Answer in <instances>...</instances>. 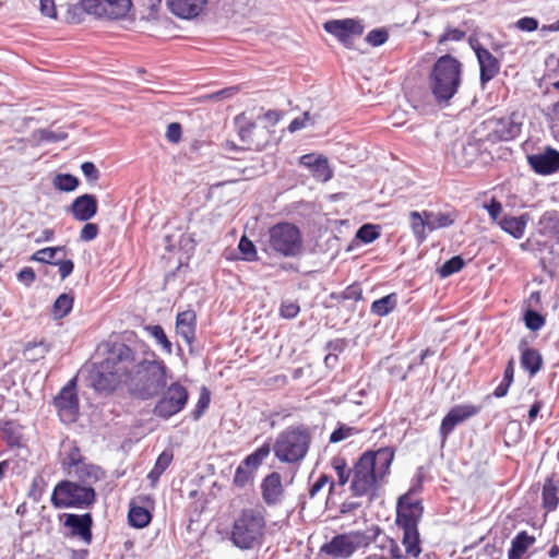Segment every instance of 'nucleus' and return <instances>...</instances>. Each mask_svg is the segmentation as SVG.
Segmentation results:
<instances>
[{"label":"nucleus","mask_w":559,"mask_h":559,"mask_svg":"<svg viewBox=\"0 0 559 559\" xmlns=\"http://www.w3.org/2000/svg\"><path fill=\"white\" fill-rule=\"evenodd\" d=\"M64 525L71 528L73 535L80 536L85 543L90 544L93 537L92 526L93 518L91 513L67 514Z\"/></svg>","instance_id":"30"},{"label":"nucleus","mask_w":559,"mask_h":559,"mask_svg":"<svg viewBox=\"0 0 559 559\" xmlns=\"http://www.w3.org/2000/svg\"><path fill=\"white\" fill-rule=\"evenodd\" d=\"M365 534L370 536L368 547L374 545L378 554L368 556L366 559H404L407 558L406 552L403 554L397 540L384 534L383 530L372 524L365 530Z\"/></svg>","instance_id":"15"},{"label":"nucleus","mask_w":559,"mask_h":559,"mask_svg":"<svg viewBox=\"0 0 559 559\" xmlns=\"http://www.w3.org/2000/svg\"><path fill=\"white\" fill-rule=\"evenodd\" d=\"M144 330L155 338L157 344L162 346L165 353L171 354L173 353V345L171 342L168 340L164 329L159 324L154 325H145Z\"/></svg>","instance_id":"41"},{"label":"nucleus","mask_w":559,"mask_h":559,"mask_svg":"<svg viewBox=\"0 0 559 559\" xmlns=\"http://www.w3.org/2000/svg\"><path fill=\"white\" fill-rule=\"evenodd\" d=\"M535 543V537L522 531L511 542L508 559H521L527 549Z\"/></svg>","instance_id":"34"},{"label":"nucleus","mask_w":559,"mask_h":559,"mask_svg":"<svg viewBox=\"0 0 559 559\" xmlns=\"http://www.w3.org/2000/svg\"><path fill=\"white\" fill-rule=\"evenodd\" d=\"M530 221V214L524 213L520 216L504 215L498 221L499 227L515 239H521Z\"/></svg>","instance_id":"33"},{"label":"nucleus","mask_w":559,"mask_h":559,"mask_svg":"<svg viewBox=\"0 0 559 559\" xmlns=\"http://www.w3.org/2000/svg\"><path fill=\"white\" fill-rule=\"evenodd\" d=\"M518 28L524 32H533L538 28V21L534 17L525 16L516 22Z\"/></svg>","instance_id":"61"},{"label":"nucleus","mask_w":559,"mask_h":559,"mask_svg":"<svg viewBox=\"0 0 559 559\" xmlns=\"http://www.w3.org/2000/svg\"><path fill=\"white\" fill-rule=\"evenodd\" d=\"M235 124L238 130V135L245 144L243 148L261 151L267 143L270 130L259 127L255 121L248 118L245 112L235 117Z\"/></svg>","instance_id":"16"},{"label":"nucleus","mask_w":559,"mask_h":559,"mask_svg":"<svg viewBox=\"0 0 559 559\" xmlns=\"http://www.w3.org/2000/svg\"><path fill=\"white\" fill-rule=\"evenodd\" d=\"M85 10L97 16L110 20L124 19L131 7V0H82Z\"/></svg>","instance_id":"18"},{"label":"nucleus","mask_w":559,"mask_h":559,"mask_svg":"<svg viewBox=\"0 0 559 559\" xmlns=\"http://www.w3.org/2000/svg\"><path fill=\"white\" fill-rule=\"evenodd\" d=\"M84 456L81 453V450L78 447H72L67 453L64 460L62 461V467L68 474H71L73 469L79 467V465L84 464Z\"/></svg>","instance_id":"42"},{"label":"nucleus","mask_w":559,"mask_h":559,"mask_svg":"<svg viewBox=\"0 0 559 559\" xmlns=\"http://www.w3.org/2000/svg\"><path fill=\"white\" fill-rule=\"evenodd\" d=\"M299 164L308 168L313 178L319 181L326 182L333 177L329 160L323 155L314 153L305 154L299 157Z\"/></svg>","instance_id":"26"},{"label":"nucleus","mask_w":559,"mask_h":559,"mask_svg":"<svg viewBox=\"0 0 559 559\" xmlns=\"http://www.w3.org/2000/svg\"><path fill=\"white\" fill-rule=\"evenodd\" d=\"M210 402H211L210 393L206 389H204L203 392L200 394V397H199L195 408L192 411L193 419L197 420L204 414L205 409L210 405Z\"/></svg>","instance_id":"51"},{"label":"nucleus","mask_w":559,"mask_h":559,"mask_svg":"<svg viewBox=\"0 0 559 559\" xmlns=\"http://www.w3.org/2000/svg\"><path fill=\"white\" fill-rule=\"evenodd\" d=\"M380 237V231L377 225L365 224L356 233V238L364 243H370Z\"/></svg>","instance_id":"45"},{"label":"nucleus","mask_w":559,"mask_h":559,"mask_svg":"<svg viewBox=\"0 0 559 559\" xmlns=\"http://www.w3.org/2000/svg\"><path fill=\"white\" fill-rule=\"evenodd\" d=\"M53 265L58 266L59 275L61 280L67 278L72 274L74 270V262L71 259H60L55 262Z\"/></svg>","instance_id":"56"},{"label":"nucleus","mask_w":559,"mask_h":559,"mask_svg":"<svg viewBox=\"0 0 559 559\" xmlns=\"http://www.w3.org/2000/svg\"><path fill=\"white\" fill-rule=\"evenodd\" d=\"M388 38H389V35L385 29L377 28V29H372L368 33L366 40L371 46L377 47V46L384 44L388 40Z\"/></svg>","instance_id":"53"},{"label":"nucleus","mask_w":559,"mask_h":559,"mask_svg":"<svg viewBox=\"0 0 559 559\" xmlns=\"http://www.w3.org/2000/svg\"><path fill=\"white\" fill-rule=\"evenodd\" d=\"M326 485H329V492L332 493L335 488V483L328 474H321L318 479L309 488V497L314 498Z\"/></svg>","instance_id":"47"},{"label":"nucleus","mask_w":559,"mask_h":559,"mask_svg":"<svg viewBox=\"0 0 559 559\" xmlns=\"http://www.w3.org/2000/svg\"><path fill=\"white\" fill-rule=\"evenodd\" d=\"M74 302L70 294H61L52 306V314L56 319H62L70 313Z\"/></svg>","instance_id":"40"},{"label":"nucleus","mask_w":559,"mask_h":559,"mask_svg":"<svg viewBox=\"0 0 559 559\" xmlns=\"http://www.w3.org/2000/svg\"><path fill=\"white\" fill-rule=\"evenodd\" d=\"M263 250L284 258L297 257L301 253L304 239L300 228L289 222H280L266 231Z\"/></svg>","instance_id":"8"},{"label":"nucleus","mask_w":559,"mask_h":559,"mask_svg":"<svg viewBox=\"0 0 559 559\" xmlns=\"http://www.w3.org/2000/svg\"><path fill=\"white\" fill-rule=\"evenodd\" d=\"M309 119V112L305 111L301 117H297L290 121V123L288 124V131L293 133L300 129H304L307 126Z\"/></svg>","instance_id":"62"},{"label":"nucleus","mask_w":559,"mask_h":559,"mask_svg":"<svg viewBox=\"0 0 559 559\" xmlns=\"http://www.w3.org/2000/svg\"><path fill=\"white\" fill-rule=\"evenodd\" d=\"M519 350L521 353V367L530 377H535L544 367L543 355L537 348L530 347L525 340H521Z\"/></svg>","instance_id":"29"},{"label":"nucleus","mask_w":559,"mask_h":559,"mask_svg":"<svg viewBox=\"0 0 559 559\" xmlns=\"http://www.w3.org/2000/svg\"><path fill=\"white\" fill-rule=\"evenodd\" d=\"M271 445L269 442L263 443L261 447L255 449L252 453L247 455L240 464L237 466L234 477L233 485L237 488H245L250 486L254 481V477L258 468L263 464L266 457L270 455Z\"/></svg>","instance_id":"14"},{"label":"nucleus","mask_w":559,"mask_h":559,"mask_svg":"<svg viewBox=\"0 0 559 559\" xmlns=\"http://www.w3.org/2000/svg\"><path fill=\"white\" fill-rule=\"evenodd\" d=\"M312 440V432L308 426L292 425L276 436L271 449L281 463L299 465L307 457Z\"/></svg>","instance_id":"6"},{"label":"nucleus","mask_w":559,"mask_h":559,"mask_svg":"<svg viewBox=\"0 0 559 559\" xmlns=\"http://www.w3.org/2000/svg\"><path fill=\"white\" fill-rule=\"evenodd\" d=\"M522 126L523 122L515 111L506 117H490L483 122L487 131L486 140L491 143L514 140L520 135Z\"/></svg>","instance_id":"12"},{"label":"nucleus","mask_w":559,"mask_h":559,"mask_svg":"<svg viewBox=\"0 0 559 559\" xmlns=\"http://www.w3.org/2000/svg\"><path fill=\"white\" fill-rule=\"evenodd\" d=\"M97 198L88 193L75 198L68 209L72 217L79 222H88L97 214Z\"/></svg>","instance_id":"24"},{"label":"nucleus","mask_w":559,"mask_h":559,"mask_svg":"<svg viewBox=\"0 0 559 559\" xmlns=\"http://www.w3.org/2000/svg\"><path fill=\"white\" fill-rule=\"evenodd\" d=\"M330 465L337 476L338 486L343 487L346 484L353 481L354 473L353 466H348V462L343 455H334L330 460Z\"/></svg>","instance_id":"35"},{"label":"nucleus","mask_w":559,"mask_h":559,"mask_svg":"<svg viewBox=\"0 0 559 559\" xmlns=\"http://www.w3.org/2000/svg\"><path fill=\"white\" fill-rule=\"evenodd\" d=\"M358 432L359 430L356 429L355 427L342 424L330 435L329 441L331 443H337L349 437L357 435Z\"/></svg>","instance_id":"49"},{"label":"nucleus","mask_w":559,"mask_h":559,"mask_svg":"<svg viewBox=\"0 0 559 559\" xmlns=\"http://www.w3.org/2000/svg\"><path fill=\"white\" fill-rule=\"evenodd\" d=\"M524 323L528 330L538 331L545 325L546 319L537 311L530 309L524 313Z\"/></svg>","instance_id":"46"},{"label":"nucleus","mask_w":559,"mask_h":559,"mask_svg":"<svg viewBox=\"0 0 559 559\" xmlns=\"http://www.w3.org/2000/svg\"><path fill=\"white\" fill-rule=\"evenodd\" d=\"M35 278V271L31 266H25L17 273V280L27 286L31 285Z\"/></svg>","instance_id":"64"},{"label":"nucleus","mask_w":559,"mask_h":559,"mask_svg":"<svg viewBox=\"0 0 559 559\" xmlns=\"http://www.w3.org/2000/svg\"><path fill=\"white\" fill-rule=\"evenodd\" d=\"M81 170L85 178L91 182H96L99 179V170L92 162H84L81 165Z\"/></svg>","instance_id":"57"},{"label":"nucleus","mask_w":559,"mask_h":559,"mask_svg":"<svg viewBox=\"0 0 559 559\" xmlns=\"http://www.w3.org/2000/svg\"><path fill=\"white\" fill-rule=\"evenodd\" d=\"M423 512L421 502L413 496L407 493L399 498L395 523L403 531L402 544L406 556L414 559H417L423 551L418 531Z\"/></svg>","instance_id":"7"},{"label":"nucleus","mask_w":559,"mask_h":559,"mask_svg":"<svg viewBox=\"0 0 559 559\" xmlns=\"http://www.w3.org/2000/svg\"><path fill=\"white\" fill-rule=\"evenodd\" d=\"M454 217L449 213L431 212V211H412L409 213V224L412 233L418 243L426 241L428 234L439 228L453 225Z\"/></svg>","instance_id":"11"},{"label":"nucleus","mask_w":559,"mask_h":559,"mask_svg":"<svg viewBox=\"0 0 559 559\" xmlns=\"http://www.w3.org/2000/svg\"><path fill=\"white\" fill-rule=\"evenodd\" d=\"M370 536L364 531H350L337 534L320 547V552L331 559H348L357 550L367 549Z\"/></svg>","instance_id":"10"},{"label":"nucleus","mask_w":559,"mask_h":559,"mask_svg":"<svg viewBox=\"0 0 559 559\" xmlns=\"http://www.w3.org/2000/svg\"><path fill=\"white\" fill-rule=\"evenodd\" d=\"M163 0H143V4L147 8L148 12L146 17L148 20H156L162 8Z\"/></svg>","instance_id":"60"},{"label":"nucleus","mask_w":559,"mask_h":559,"mask_svg":"<svg viewBox=\"0 0 559 559\" xmlns=\"http://www.w3.org/2000/svg\"><path fill=\"white\" fill-rule=\"evenodd\" d=\"M70 475H73L81 486H90L93 487L98 481L105 479L106 473L99 466L95 464L84 463L79 465L75 469L72 471Z\"/></svg>","instance_id":"31"},{"label":"nucleus","mask_w":559,"mask_h":559,"mask_svg":"<svg viewBox=\"0 0 559 559\" xmlns=\"http://www.w3.org/2000/svg\"><path fill=\"white\" fill-rule=\"evenodd\" d=\"M136 501H131L129 504L128 521L129 524L135 528H144L152 521V513L148 507H152L154 500L148 495H141L136 497Z\"/></svg>","instance_id":"23"},{"label":"nucleus","mask_w":559,"mask_h":559,"mask_svg":"<svg viewBox=\"0 0 559 559\" xmlns=\"http://www.w3.org/2000/svg\"><path fill=\"white\" fill-rule=\"evenodd\" d=\"M96 501L93 487L81 486L76 481L61 480L51 493V503L55 508H88Z\"/></svg>","instance_id":"9"},{"label":"nucleus","mask_w":559,"mask_h":559,"mask_svg":"<svg viewBox=\"0 0 559 559\" xmlns=\"http://www.w3.org/2000/svg\"><path fill=\"white\" fill-rule=\"evenodd\" d=\"M53 186L60 191L70 192L78 188L79 180L73 175L59 174L53 179Z\"/></svg>","instance_id":"43"},{"label":"nucleus","mask_w":559,"mask_h":559,"mask_svg":"<svg viewBox=\"0 0 559 559\" xmlns=\"http://www.w3.org/2000/svg\"><path fill=\"white\" fill-rule=\"evenodd\" d=\"M197 312L192 309L180 311L176 316V333L188 344L192 345L197 336Z\"/></svg>","instance_id":"28"},{"label":"nucleus","mask_w":559,"mask_h":559,"mask_svg":"<svg viewBox=\"0 0 559 559\" xmlns=\"http://www.w3.org/2000/svg\"><path fill=\"white\" fill-rule=\"evenodd\" d=\"M397 304V294L391 293L380 299L372 301L370 311L378 317H385L395 310Z\"/></svg>","instance_id":"37"},{"label":"nucleus","mask_w":559,"mask_h":559,"mask_svg":"<svg viewBox=\"0 0 559 559\" xmlns=\"http://www.w3.org/2000/svg\"><path fill=\"white\" fill-rule=\"evenodd\" d=\"M480 412V406L473 404H464V405H455L453 406L447 415L441 420L439 427V433L441 437V441L445 442L448 437L452 433L454 428L474 417Z\"/></svg>","instance_id":"19"},{"label":"nucleus","mask_w":559,"mask_h":559,"mask_svg":"<svg viewBox=\"0 0 559 559\" xmlns=\"http://www.w3.org/2000/svg\"><path fill=\"white\" fill-rule=\"evenodd\" d=\"M262 507L242 509L234 520L231 543L241 550L260 548L265 539L266 516Z\"/></svg>","instance_id":"5"},{"label":"nucleus","mask_w":559,"mask_h":559,"mask_svg":"<svg viewBox=\"0 0 559 559\" xmlns=\"http://www.w3.org/2000/svg\"><path fill=\"white\" fill-rule=\"evenodd\" d=\"M395 449L386 445L364 451L353 463V481L349 491L353 497L373 501L381 496L389 483Z\"/></svg>","instance_id":"1"},{"label":"nucleus","mask_w":559,"mask_h":559,"mask_svg":"<svg viewBox=\"0 0 559 559\" xmlns=\"http://www.w3.org/2000/svg\"><path fill=\"white\" fill-rule=\"evenodd\" d=\"M489 216L492 221L498 222V218L502 212V204L496 199L492 198L489 204L485 205Z\"/></svg>","instance_id":"63"},{"label":"nucleus","mask_w":559,"mask_h":559,"mask_svg":"<svg viewBox=\"0 0 559 559\" xmlns=\"http://www.w3.org/2000/svg\"><path fill=\"white\" fill-rule=\"evenodd\" d=\"M526 160L530 168L539 176H549L559 171V151L551 146L527 155Z\"/></svg>","instance_id":"20"},{"label":"nucleus","mask_w":559,"mask_h":559,"mask_svg":"<svg viewBox=\"0 0 559 559\" xmlns=\"http://www.w3.org/2000/svg\"><path fill=\"white\" fill-rule=\"evenodd\" d=\"M50 346L45 341L28 342L23 349V356L26 360L35 362L45 357Z\"/></svg>","instance_id":"38"},{"label":"nucleus","mask_w":559,"mask_h":559,"mask_svg":"<svg viewBox=\"0 0 559 559\" xmlns=\"http://www.w3.org/2000/svg\"><path fill=\"white\" fill-rule=\"evenodd\" d=\"M559 506V478L556 474L549 475L543 485L542 507L547 512H554Z\"/></svg>","instance_id":"32"},{"label":"nucleus","mask_w":559,"mask_h":559,"mask_svg":"<svg viewBox=\"0 0 559 559\" xmlns=\"http://www.w3.org/2000/svg\"><path fill=\"white\" fill-rule=\"evenodd\" d=\"M300 311V307L296 301H283L280 307V314L285 319H294Z\"/></svg>","instance_id":"52"},{"label":"nucleus","mask_w":559,"mask_h":559,"mask_svg":"<svg viewBox=\"0 0 559 559\" xmlns=\"http://www.w3.org/2000/svg\"><path fill=\"white\" fill-rule=\"evenodd\" d=\"M465 265L464 260L460 255L452 257L445 261L439 269V275L441 277H448L454 273L460 272Z\"/></svg>","instance_id":"44"},{"label":"nucleus","mask_w":559,"mask_h":559,"mask_svg":"<svg viewBox=\"0 0 559 559\" xmlns=\"http://www.w3.org/2000/svg\"><path fill=\"white\" fill-rule=\"evenodd\" d=\"M323 28L344 45L349 44L353 36H359L364 32L362 25L353 19L331 20L323 24Z\"/></svg>","instance_id":"22"},{"label":"nucleus","mask_w":559,"mask_h":559,"mask_svg":"<svg viewBox=\"0 0 559 559\" xmlns=\"http://www.w3.org/2000/svg\"><path fill=\"white\" fill-rule=\"evenodd\" d=\"M99 234V227L95 223H86L81 231H80V239L82 241H92L94 240Z\"/></svg>","instance_id":"55"},{"label":"nucleus","mask_w":559,"mask_h":559,"mask_svg":"<svg viewBox=\"0 0 559 559\" xmlns=\"http://www.w3.org/2000/svg\"><path fill=\"white\" fill-rule=\"evenodd\" d=\"M465 32L459 28H448L439 38V43L448 40L460 41L465 37Z\"/></svg>","instance_id":"59"},{"label":"nucleus","mask_w":559,"mask_h":559,"mask_svg":"<svg viewBox=\"0 0 559 559\" xmlns=\"http://www.w3.org/2000/svg\"><path fill=\"white\" fill-rule=\"evenodd\" d=\"M35 139L39 142L55 143L66 140L68 134L66 132H55L49 129H39L35 132Z\"/></svg>","instance_id":"48"},{"label":"nucleus","mask_w":559,"mask_h":559,"mask_svg":"<svg viewBox=\"0 0 559 559\" xmlns=\"http://www.w3.org/2000/svg\"><path fill=\"white\" fill-rule=\"evenodd\" d=\"M463 64L452 55L439 57L429 74V88L435 100L449 105L462 85Z\"/></svg>","instance_id":"4"},{"label":"nucleus","mask_w":559,"mask_h":559,"mask_svg":"<svg viewBox=\"0 0 559 559\" xmlns=\"http://www.w3.org/2000/svg\"><path fill=\"white\" fill-rule=\"evenodd\" d=\"M39 10L44 16L57 19L55 0H39Z\"/></svg>","instance_id":"58"},{"label":"nucleus","mask_w":559,"mask_h":559,"mask_svg":"<svg viewBox=\"0 0 559 559\" xmlns=\"http://www.w3.org/2000/svg\"><path fill=\"white\" fill-rule=\"evenodd\" d=\"M136 353L123 343L114 344L91 372L92 385L99 392H112L136 369Z\"/></svg>","instance_id":"2"},{"label":"nucleus","mask_w":559,"mask_h":559,"mask_svg":"<svg viewBox=\"0 0 559 559\" xmlns=\"http://www.w3.org/2000/svg\"><path fill=\"white\" fill-rule=\"evenodd\" d=\"M0 437L10 447H20L22 441L21 426L13 420L0 421Z\"/></svg>","instance_id":"36"},{"label":"nucleus","mask_w":559,"mask_h":559,"mask_svg":"<svg viewBox=\"0 0 559 559\" xmlns=\"http://www.w3.org/2000/svg\"><path fill=\"white\" fill-rule=\"evenodd\" d=\"M479 66V82L483 88L500 72L501 62L487 48L480 44L473 45Z\"/></svg>","instance_id":"21"},{"label":"nucleus","mask_w":559,"mask_h":559,"mask_svg":"<svg viewBox=\"0 0 559 559\" xmlns=\"http://www.w3.org/2000/svg\"><path fill=\"white\" fill-rule=\"evenodd\" d=\"M238 249L241 252L242 257L247 261H255L258 259L257 249L254 243L248 239L246 236H242Z\"/></svg>","instance_id":"50"},{"label":"nucleus","mask_w":559,"mask_h":559,"mask_svg":"<svg viewBox=\"0 0 559 559\" xmlns=\"http://www.w3.org/2000/svg\"><path fill=\"white\" fill-rule=\"evenodd\" d=\"M53 404L63 423H74L79 415L75 379L70 380L55 396Z\"/></svg>","instance_id":"17"},{"label":"nucleus","mask_w":559,"mask_h":559,"mask_svg":"<svg viewBox=\"0 0 559 559\" xmlns=\"http://www.w3.org/2000/svg\"><path fill=\"white\" fill-rule=\"evenodd\" d=\"M166 139L168 142L177 144L181 141L182 138V128L179 122H171L168 124L166 134Z\"/></svg>","instance_id":"54"},{"label":"nucleus","mask_w":559,"mask_h":559,"mask_svg":"<svg viewBox=\"0 0 559 559\" xmlns=\"http://www.w3.org/2000/svg\"><path fill=\"white\" fill-rule=\"evenodd\" d=\"M261 496L269 507L281 503L284 496V486L280 473L272 472L262 479Z\"/></svg>","instance_id":"25"},{"label":"nucleus","mask_w":559,"mask_h":559,"mask_svg":"<svg viewBox=\"0 0 559 559\" xmlns=\"http://www.w3.org/2000/svg\"><path fill=\"white\" fill-rule=\"evenodd\" d=\"M162 395L154 406L153 413L163 419H168L180 413L187 405L189 392L180 382H173L165 388Z\"/></svg>","instance_id":"13"},{"label":"nucleus","mask_w":559,"mask_h":559,"mask_svg":"<svg viewBox=\"0 0 559 559\" xmlns=\"http://www.w3.org/2000/svg\"><path fill=\"white\" fill-rule=\"evenodd\" d=\"M168 368L162 359H142L126 381L129 394L141 401L157 397L166 388Z\"/></svg>","instance_id":"3"},{"label":"nucleus","mask_w":559,"mask_h":559,"mask_svg":"<svg viewBox=\"0 0 559 559\" xmlns=\"http://www.w3.org/2000/svg\"><path fill=\"white\" fill-rule=\"evenodd\" d=\"M66 247L63 246H59V247H47V248H43V249H39L37 250L32 257H31V260L32 261H36V262H40V263H49V264H55V262L57 261L56 260V257L59 254V253H66Z\"/></svg>","instance_id":"39"},{"label":"nucleus","mask_w":559,"mask_h":559,"mask_svg":"<svg viewBox=\"0 0 559 559\" xmlns=\"http://www.w3.org/2000/svg\"><path fill=\"white\" fill-rule=\"evenodd\" d=\"M207 0H166L168 10L177 17L190 20L199 16Z\"/></svg>","instance_id":"27"}]
</instances>
